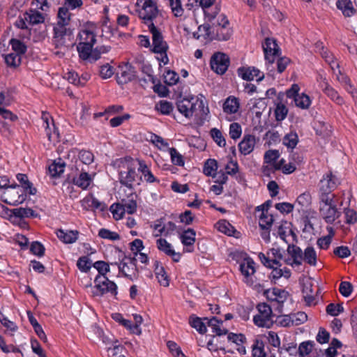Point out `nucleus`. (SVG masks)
<instances>
[{"label": "nucleus", "instance_id": "nucleus-1", "mask_svg": "<svg viewBox=\"0 0 357 357\" xmlns=\"http://www.w3.org/2000/svg\"><path fill=\"white\" fill-rule=\"evenodd\" d=\"M205 20L210 24L212 28V34L215 33L216 40H227L232 35V30L229 27V21L226 15L220 13V8L215 6L213 13H207Z\"/></svg>", "mask_w": 357, "mask_h": 357}, {"label": "nucleus", "instance_id": "nucleus-2", "mask_svg": "<svg viewBox=\"0 0 357 357\" xmlns=\"http://www.w3.org/2000/svg\"><path fill=\"white\" fill-rule=\"evenodd\" d=\"M319 212L322 218L330 224L333 223L341 215V212L336 207L333 197L326 195H319Z\"/></svg>", "mask_w": 357, "mask_h": 357}, {"label": "nucleus", "instance_id": "nucleus-3", "mask_svg": "<svg viewBox=\"0 0 357 357\" xmlns=\"http://www.w3.org/2000/svg\"><path fill=\"white\" fill-rule=\"evenodd\" d=\"M136 6L139 17L148 26L159 15L156 3L153 0H137Z\"/></svg>", "mask_w": 357, "mask_h": 357}, {"label": "nucleus", "instance_id": "nucleus-4", "mask_svg": "<svg viewBox=\"0 0 357 357\" xmlns=\"http://www.w3.org/2000/svg\"><path fill=\"white\" fill-rule=\"evenodd\" d=\"M95 286L93 291V296H102L105 294H110L116 296L117 294L116 284L109 280L105 275H97L94 280Z\"/></svg>", "mask_w": 357, "mask_h": 357}, {"label": "nucleus", "instance_id": "nucleus-5", "mask_svg": "<svg viewBox=\"0 0 357 357\" xmlns=\"http://www.w3.org/2000/svg\"><path fill=\"white\" fill-rule=\"evenodd\" d=\"M53 43L56 48L67 50L73 44V36L66 28L54 27Z\"/></svg>", "mask_w": 357, "mask_h": 357}, {"label": "nucleus", "instance_id": "nucleus-6", "mask_svg": "<svg viewBox=\"0 0 357 357\" xmlns=\"http://www.w3.org/2000/svg\"><path fill=\"white\" fill-rule=\"evenodd\" d=\"M258 313L254 316L253 321L259 327L269 328L272 324L273 312L271 306L263 303L257 305Z\"/></svg>", "mask_w": 357, "mask_h": 357}, {"label": "nucleus", "instance_id": "nucleus-7", "mask_svg": "<svg viewBox=\"0 0 357 357\" xmlns=\"http://www.w3.org/2000/svg\"><path fill=\"white\" fill-rule=\"evenodd\" d=\"M340 183L339 178L333 175L331 172L326 173L319 182V195H326L327 197H333L335 195L331 194Z\"/></svg>", "mask_w": 357, "mask_h": 357}, {"label": "nucleus", "instance_id": "nucleus-8", "mask_svg": "<svg viewBox=\"0 0 357 357\" xmlns=\"http://www.w3.org/2000/svg\"><path fill=\"white\" fill-rule=\"evenodd\" d=\"M199 102V106H204L203 101L199 100L197 97H191L190 98H183L177 102V109L178 112L190 119L193 116L196 109V105Z\"/></svg>", "mask_w": 357, "mask_h": 357}, {"label": "nucleus", "instance_id": "nucleus-9", "mask_svg": "<svg viewBox=\"0 0 357 357\" xmlns=\"http://www.w3.org/2000/svg\"><path fill=\"white\" fill-rule=\"evenodd\" d=\"M121 167L125 169H121L119 171L120 183L131 190L137 176L135 169L132 166L130 162H121Z\"/></svg>", "mask_w": 357, "mask_h": 357}, {"label": "nucleus", "instance_id": "nucleus-10", "mask_svg": "<svg viewBox=\"0 0 357 357\" xmlns=\"http://www.w3.org/2000/svg\"><path fill=\"white\" fill-rule=\"evenodd\" d=\"M149 29L152 34L153 51L155 53L163 54L166 53L168 45L163 40L161 31L154 25L153 23L149 24Z\"/></svg>", "mask_w": 357, "mask_h": 357}, {"label": "nucleus", "instance_id": "nucleus-11", "mask_svg": "<svg viewBox=\"0 0 357 357\" xmlns=\"http://www.w3.org/2000/svg\"><path fill=\"white\" fill-rule=\"evenodd\" d=\"M267 298L272 303L277 304V310L279 312L283 310V304L290 298L289 293L281 289L273 288L266 291Z\"/></svg>", "mask_w": 357, "mask_h": 357}, {"label": "nucleus", "instance_id": "nucleus-12", "mask_svg": "<svg viewBox=\"0 0 357 357\" xmlns=\"http://www.w3.org/2000/svg\"><path fill=\"white\" fill-rule=\"evenodd\" d=\"M255 262L251 258H245L240 264L239 270L243 276V282L248 285L251 286L255 282Z\"/></svg>", "mask_w": 357, "mask_h": 357}, {"label": "nucleus", "instance_id": "nucleus-13", "mask_svg": "<svg viewBox=\"0 0 357 357\" xmlns=\"http://www.w3.org/2000/svg\"><path fill=\"white\" fill-rule=\"evenodd\" d=\"M229 59L227 54L218 52L211 59V67L216 73L222 75L228 68Z\"/></svg>", "mask_w": 357, "mask_h": 357}, {"label": "nucleus", "instance_id": "nucleus-14", "mask_svg": "<svg viewBox=\"0 0 357 357\" xmlns=\"http://www.w3.org/2000/svg\"><path fill=\"white\" fill-rule=\"evenodd\" d=\"M237 73L240 77L246 81H252L257 78V81L259 82L264 77V73L253 66L241 67L238 69Z\"/></svg>", "mask_w": 357, "mask_h": 357}, {"label": "nucleus", "instance_id": "nucleus-15", "mask_svg": "<svg viewBox=\"0 0 357 357\" xmlns=\"http://www.w3.org/2000/svg\"><path fill=\"white\" fill-rule=\"evenodd\" d=\"M259 225L261 230V236L266 241H270V230L273 223V218L271 215L260 213L259 215Z\"/></svg>", "mask_w": 357, "mask_h": 357}, {"label": "nucleus", "instance_id": "nucleus-16", "mask_svg": "<svg viewBox=\"0 0 357 357\" xmlns=\"http://www.w3.org/2000/svg\"><path fill=\"white\" fill-rule=\"evenodd\" d=\"M93 45L79 43L77 49L79 57L84 61L90 63H93L99 59L98 52L92 50Z\"/></svg>", "mask_w": 357, "mask_h": 357}, {"label": "nucleus", "instance_id": "nucleus-17", "mask_svg": "<svg viewBox=\"0 0 357 357\" xmlns=\"http://www.w3.org/2000/svg\"><path fill=\"white\" fill-rule=\"evenodd\" d=\"M263 49L266 61L269 64H272L278 54V47L275 40L271 38H266L265 43L263 45Z\"/></svg>", "mask_w": 357, "mask_h": 357}, {"label": "nucleus", "instance_id": "nucleus-18", "mask_svg": "<svg viewBox=\"0 0 357 357\" xmlns=\"http://www.w3.org/2000/svg\"><path fill=\"white\" fill-rule=\"evenodd\" d=\"M135 259L128 258L121 261L119 265V271L128 278H135L137 273Z\"/></svg>", "mask_w": 357, "mask_h": 357}, {"label": "nucleus", "instance_id": "nucleus-19", "mask_svg": "<svg viewBox=\"0 0 357 357\" xmlns=\"http://www.w3.org/2000/svg\"><path fill=\"white\" fill-rule=\"evenodd\" d=\"M135 70L130 64H125L120 68V72L117 74V82L119 84H126L132 81L135 77Z\"/></svg>", "mask_w": 357, "mask_h": 357}, {"label": "nucleus", "instance_id": "nucleus-20", "mask_svg": "<svg viewBox=\"0 0 357 357\" xmlns=\"http://www.w3.org/2000/svg\"><path fill=\"white\" fill-rule=\"evenodd\" d=\"M81 205L85 210H98L103 211L106 208V205L98 200L93 195H88L81 201Z\"/></svg>", "mask_w": 357, "mask_h": 357}, {"label": "nucleus", "instance_id": "nucleus-21", "mask_svg": "<svg viewBox=\"0 0 357 357\" xmlns=\"http://www.w3.org/2000/svg\"><path fill=\"white\" fill-rule=\"evenodd\" d=\"M256 144V138L254 135H246L243 137L242 141L238 144L240 152L246 155L250 154L255 148Z\"/></svg>", "mask_w": 357, "mask_h": 357}, {"label": "nucleus", "instance_id": "nucleus-22", "mask_svg": "<svg viewBox=\"0 0 357 357\" xmlns=\"http://www.w3.org/2000/svg\"><path fill=\"white\" fill-rule=\"evenodd\" d=\"M154 273L158 282L160 285L167 287L169 284V277L165 271L164 267L158 261H155L153 264Z\"/></svg>", "mask_w": 357, "mask_h": 357}, {"label": "nucleus", "instance_id": "nucleus-23", "mask_svg": "<svg viewBox=\"0 0 357 357\" xmlns=\"http://www.w3.org/2000/svg\"><path fill=\"white\" fill-rule=\"evenodd\" d=\"M79 231L77 230L59 229L56 231L57 237L64 243H73L78 238Z\"/></svg>", "mask_w": 357, "mask_h": 357}, {"label": "nucleus", "instance_id": "nucleus-24", "mask_svg": "<svg viewBox=\"0 0 357 357\" xmlns=\"http://www.w3.org/2000/svg\"><path fill=\"white\" fill-rule=\"evenodd\" d=\"M193 36L197 39L201 37L204 38H208L210 40H216V36L213 33L212 34V28L209 23L205 20V23L202 25L199 26L198 31L193 33Z\"/></svg>", "mask_w": 357, "mask_h": 357}, {"label": "nucleus", "instance_id": "nucleus-25", "mask_svg": "<svg viewBox=\"0 0 357 357\" xmlns=\"http://www.w3.org/2000/svg\"><path fill=\"white\" fill-rule=\"evenodd\" d=\"M24 16L25 17L26 21L31 25L41 24L45 21V16L39 11L33 9H31L24 13Z\"/></svg>", "mask_w": 357, "mask_h": 357}, {"label": "nucleus", "instance_id": "nucleus-26", "mask_svg": "<svg viewBox=\"0 0 357 357\" xmlns=\"http://www.w3.org/2000/svg\"><path fill=\"white\" fill-rule=\"evenodd\" d=\"M203 320L206 321L207 326L211 327L213 332L217 335L220 336L228 333V331L226 328L221 327L223 323L222 321H219L215 317H213L210 319L204 318Z\"/></svg>", "mask_w": 357, "mask_h": 357}, {"label": "nucleus", "instance_id": "nucleus-27", "mask_svg": "<svg viewBox=\"0 0 357 357\" xmlns=\"http://www.w3.org/2000/svg\"><path fill=\"white\" fill-rule=\"evenodd\" d=\"M93 178L86 172H82L73 178V183L83 190L86 189L92 182Z\"/></svg>", "mask_w": 357, "mask_h": 357}, {"label": "nucleus", "instance_id": "nucleus-28", "mask_svg": "<svg viewBox=\"0 0 357 357\" xmlns=\"http://www.w3.org/2000/svg\"><path fill=\"white\" fill-rule=\"evenodd\" d=\"M238 99L234 96L228 97L223 104V111L227 114H234L239 109Z\"/></svg>", "mask_w": 357, "mask_h": 357}, {"label": "nucleus", "instance_id": "nucleus-29", "mask_svg": "<svg viewBox=\"0 0 357 357\" xmlns=\"http://www.w3.org/2000/svg\"><path fill=\"white\" fill-rule=\"evenodd\" d=\"M336 6L345 17H351L354 13V8L350 0H337Z\"/></svg>", "mask_w": 357, "mask_h": 357}, {"label": "nucleus", "instance_id": "nucleus-30", "mask_svg": "<svg viewBox=\"0 0 357 357\" xmlns=\"http://www.w3.org/2000/svg\"><path fill=\"white\" fill-rule=\"evenodd\" d=\"M312 287L313 285L310 282L306 283L303 286V298L307 305H311L315 303V293L314 292Z\"/></svg>", "mask_w": 357, "mask_h": 357}, {"label": "nucleus", "instance_id": "nucleus-31", "mask_svg": "<svg viewBox=\"0 0 357 357\" xmlns=\"http://www.w3.org/2000/svg\"><path fill=\"white\" fill-rule=\"evenodd\" d=\"M70 20V13L67 8H60L58 11V21L55 26L66 28Z\"/></svg>", "mask_w": 357, "mask_h": 357}, {"label": "nucleus", "instance_id": "nucleus-32", "mask_svg": "<svg viewBox=\"0 0 357 357\" xmlns=\"http://www.w3.org/2000/svg\"><path fill=\"white\" fill-rule=\"evenodd\" d=\"M189 324L201 334H204L207 331L206 323L204 322L201 318L196 317L194 314L190 317Z\"/></svg>", "mask_w": 357, "mask_h": 357}, {"label": "nucleus", "instance_id": "nucleus-33", "mask_svg": "<svg viewBox=\"0 0 357 357\" xmlns=\"http://www.w3.org/2000/svg\"><path fill=\"white\" fill-rule=\"evenodd\" d=\"M80 42L79 43L93 45L96 41V35L89 29H83L79 34Z\"/></svg>", "mask_w": 357, "mask_h": 357}, {"label": "nucleus", "instance_id": "nucleus-34", "mask_svg": "<svg viewBox=\"0 0 357 357\" xmlns=\"http://www.w3.org/2000/svg\"><path fill=\"white\" fill-rule=\"evenodd\" d=\"M324 92L334 102L338 105H342L344 102L343 99L340 96L331 88L326 82H324V85L321 86Z\"/></svg>", "mask_w": 357, "mask_h": 357}, {"label": "nucleus", "instance_id": "nucleus-35", "mask_svg": "<svg viewBox=\"0 0 357 357\" xmlns=\"http://www.w3.org/2000/svg\"><path fill=\"white\" fill-rule=\"evenodd\" d=\"M12 213L14 217L19 218H35L37 213L29 208H16L13 209Z\"/></svg>", "mask_w": 357, "mask_h": 357}, {"label": "nucleus", "instance_id": "nucleus-36", "mask_svg": "<svg viewBox=\"0 0 357 357\" xmlns=\"http://www.w3.org/2000/svg\"><path fill=\"white\" fill-rule=\"evenodd\" d=\"M4 60L8 67L15 68L22 62V56L16 53H10L4 56Z\"/></svg>", "mask_w": 357, "mask_h": 357}, {"label": "nucleus", "instance_id": "nucleus-37", "mask_svg": "<svg viewBox=\"0 0 357 357\" xmlns=\"http://www.w3.org/2000/svg\"><path fill=\"white\" fill-rule=\"evenodd\" d=\"M218 169L217 161L214 159H208L204 164V173L208 176L215 177Z\"/></svg>", "mask_w": 357, "mask_h": 357}, {"label": "nucleus", "instance_id": "nucleus-38", "mask_svg": "<svg viewBox=\"0 0 357 357\" xmlns=\"http://www.w3.org/2000/svg\"><path fill=\"white\" fill-rule=\"evenodd\" d=\"M65 163L61 160L54 161L49 166V172L51 176H59L64 172Z\"/></svg>", "mask_w": 357, "mask_h": 357}, {"label": "nucleus", "instance_id": "nucleus-39", "mask_svg": "<svg viewBox=\"0 0 357 357\" xmlns=\"http://www.w3.org/2000/svg\"><path fill=\"white\" fill-rule=\"evenodd\" d=\"M303 260L310 266L317 264V253L312 247H307L303 256Z\"/></svg>", "mask_w": 357, "mask_h": 357}, {"label": "nucleus", "instance_id": "nucleus-40", "mask_svg": "<svg viewBox=\"0 0 357 357\" xmlns=\"http://www.w3.org/2000/svg\"><path fill=\"white\" fill-rule=\"evenodd\" d=\"M121 204L123 207L125 213H127L128 214H132L136 211L137 203L136 201L134 199L132 193L131 198L128 199H123L121 200Z\"/></svg>", "mask_w": 357, "mask_h": 357}, {"label": "nucleus", "instance_id": "nucleus-41", "mask_svg": "<svg viewBox=\"0 0 357 357\" xmlns=\"http://www.w3.org/2000/svg\"><path fill=\"white\" fill-rule=\"evenodd\" d=\"M298 142V137L295 132H291L287 134L282 139L283 144L291 149L297 145Z\"/></svg>", "mask_w": 357, "mask_h": 357}, {"label": "nucleus", "instance_id": "nucleus-42", "mask_svg": "<svg viewBox=\"0 0 357 357\" xmlns=\"http://www.w3.org/2000/svg\"><path fill=\"white\" fill-rule=\"evenodd\" d=\"M217 229L222 233L232 236L235 231L234 227L227 220H222L217 223Z\"/></svg>", "mask_w": 357, "mask_h": 357}, {"label": "nucleus", "instance_id": "nucleus-43", "mask_svg": "<svg viewBox=\"0 0 357 357\" xmlns=\"http://www.w3.org/2000/svg\"><path fill=\"white\" fill-rule=\"evenodd\" d=\"M181 242L185 245H192L195 242V231L192 229L185 230L181 235Z\"/></svg>", "mask_w": 357, "mask_h": 357}, {"label": "nucleus", "instance_id": "nucleus-44", "mask_svg": "<svg viewBox=\"0 0 357 357\" xmlns=\"http://www.w3.org/2000/svg\"><path fill=\"white\" fill-rule=\"evenodd\" d=\"M294 102L297 107L303 109H307L311 105L310 97L305 93H301L299 96H295Z\"/></svg>", "mask_w": 357, "mask_h": 357}, {"label": "nucleus", "instance_id": "nucleus-45", "mask_svg": "<svg viewBox=\"0 0 357 357\" xmlns=\"http://www.w3.org/2000/svg\"><path fill=\"white\" fill-rule=\"evenodd\" d=\"M17 180L22 183L23 188L29 190L30 195H35L36 193V189L32 187L31 183L29 182L28 177L26 174H18L17 175Z\"/></svg>", "mask_w": 357, "mask_h": 357}, {"label": "nucleus", "instance_id": "nucleus-46", "mask_svg": "<svg viewBox=\"0 0 357 357\" xmlns=\"http://www.w3.org/2000/svg\"><path fill=\"white\" fill-rule=\"evenodd\" d=\"M0 322L6 328L7 332L10 335H13V333L18 328L17 325L6 317L1 312H0Z\"/></svg>", "mask_w": 357, "mask_h": 357}, {"label": "nucleus", "instance_id": "nucleus-47", "mask_svg": "<svg viewBox=\"0 0 357 357\" xmlns=\"http://www.w3.org/2000/svg\"><path fill=\"white\" fill-rule=\"evenodd\" d=\"M158 248L168 255H176V252L172 248V245L165 239L160 238L157 240Z\"/></svg>", "mask_w": 357, "mask_h": 357}, {"label": "nucleus", "instance_id": "nucleus-48", "mask_svg": "<svg viewBox=\"0 0 357 357\" xmlns=\"http://www.w3.org/2000/svg\"><path fill=\"white\" fill-rule=\"evenodd\" d=\"M13 53L22 56L26 51V46L20 40L13 38L10 40Z\"/></svg>", "mask_w": 357, "mask_h": 357}, {"label": "nucleus", "instance_id": "nucleus-49", "mask_svg": "<svg viewBox=\"0 0 357 357\" xmlns=\"http://www.w3.org/2000/svg\"><path fill=\"white\" fill-rule=\"evenodd\" d=\"M259 258L261 263L268 268H273V265L280 266V262L276 259H271L270 255L267 256L262 252L259 253Z\"/></svg>", "mask_w": 357, "mask_h": 357}, {"label": "nucleus", "instance_id": "nucleus-50", "mask_svg": "<svg viewBox=\"0 0 357 357\" xmlns=\"http://www.w3.org/2000/svg\"><path fill=\"white\" fill-rule=\"evenodd\" d=\"M155 109L162 114H169L173 110V105L167 100H161L155 105Z\"/></svg>", "mask_w": 357, "mask_h": 357}, {"label": "nucleus", "instance_id": "nucleus-51", "mask_svg": "<svg viewBox=\"0 0 357 357\" xmlns=\"http://www.w3.org/2000/svg\"><path fill=\"white\" fill-rule=\"evenodd\" d=\"M169 153L170 154L171 160L173 164L178 166L184 165L183 156L177 151L175 148H169Z\"/></svg>", "mask_w": 357, "mask_h": 357}, {"label": "nucleus", "instance_id": "nucleus-52", "mask_svg": "<svg viewBox=\"0 0 357 357\" xmlns=\"http://www.w3.org/2000/svg\"><path fill=\"white\" fill-rule=\"evenodd\" d=\"M279 157L280 153L278 150H268L265 153L264 160L266 163L273 165Z\"/></svg>", "mask_w": 357, "mask_h": 357}, {"label": "nucleus", "instance_id": "nucleus-53", "mask_svg": "<svg viewBox=\"0 0 357 357\" xmlns=\"http://www.w3.org/2000/svg\"><path fill=\"white\" fill-rule=\"evenodd\" d=\"M169 5L174 16L181 17L183 15L184 10L181 0H169Z\"/></svg>", "mask_w": 357, "mask_h": 357}, {"label": "nucleus", "instance_id": "nucleus-54", "mask_svg": "<svg viewBox=\"0 0 357 357\" xmlns=\"http://www.w3.org/2000/svg\"><path fill=\"white\" fill-rule=\"evenodd\" d=\"M253 357H265L266 354L264 350V343L262 341L256 340L252 346Z\"/></svg>", "mask_w": 357, "mask_h": 357}, {"label": "nucleus", "instance_id": "nucleus-55", "mask_svg": "<svg viewBox=\"0 0 357 357\" xmlns=\"http://www.w3.org/2000/svg\"><path fill=\"white\" fill-rule=\"evenodd\" d=\"M178 79L179 76L178 74L172 70H167L164 75L165 82L169 86L176 84Z\"/></svg>", "mask_w": 357, "mask_h": 357}, {"label": "nucleus", "instance_id": "nucleus-56", "mask_svg": "<svg viewBox=\"0 0 357 357\" xmlns=\"http://www.w3.org/2000/svg\"><path fill=\"white\" fill-rule=\"evenodd\" d=\"M114 68L109 63H105L100 67L99 74L102 79H108L114 75Z\"/></svg>", "mask_w": 357, "mask_h": 357}, {"label": "nucleus", "instance_id": "nucleus-57", "mask_svg": "<svg viewBox=\"0 0 357 357\" xmlns=\"http://www.w3.org/2000/svg\"><path fill=\"white\" fill-rule=\"evenodd\" d=\"M291 323L294 326H298L303 324L307 319V314L303 312H298L295 314H291Z\"/></svg>", "mask_w": 357, "mask_h": 357}, {"label": "nucleus", "instance_id": "nucleus-58", "mask_svg": "<svg viewBox=\"0 0 357 357\" xmlns=\"http://www.w3.org/2000/svg\"><path fill=\"white\" fill-rule=\"evenodd\" d=\"M66 79L70 83L79 86L83 85L84 83L82 82L80 78H79L78 74L75 71H69L64 75L63 77Z\"/></svg>", "mask_w": 357, "mask_h": 357}, {"label": "nucleus", "instance_id": "nucleus-59", "mask_svg": "<svg viewBox=\"0 0 357 357\" xmlns=\"http://www.w3.org/2000/svg\"><path fill=\"white\" fill-rule=\"evenodd\" d=\"M77 267L82 272H87L91 266V261L87 257H80L77 263Z\"/></svg>", "mask_w": 357, "mask_h": 357}, {"label": "nucleus", "instance_id": "nucleus-60", "mask_svg": "<svg viewBox=\"0 0 357 357\" xmlns=\"http://www.w3.org/2000/svg\"><path fill=\"white\" fill-rule=\"evenodd\" d=\"M344 311V307L342 304L331 303L326 307V312L333 317L337 316L340 313Z\"/></svg>", "mask_w": 357, "mask_h": 357}, {"label": "nucleus", "instance_id": "nucleus-61", "mask_svg": "<svg viewBox=\"0 0 357 357\" xmlns=\"http://www.w3.org/2000/svg\"><path fill=\"white\" fill-rule=\"evenodd\" d=\"M110 211L113 214V217L116 220H119L122 218L123 214L125 213L123 207L122 206L121 203L112 204L110 207Z\"/></svg>", "mask_w": 357, "mask_h": 357}, {"label": "nucleus", "instance_id": "nucleus-62", "mask_svg": "<svg viewBox=\"0 0 357 357\" xmlns=\"http://www.w3.org/2000/svg\"><path fill=\"white\" fill-rule=\"evenodd\" d=\"M99 236L102 238L115 241L119 239V235L107 229H101L98 233Z\"/></svg>", "mask_w": 357, "mask_h": 357}, {"label": "nucleus", "instance_id": "nucleus-63", "mask_svg": "<svg viewBox=\"0 0 357 357\" xmlns=\"http://www.w3.org/2000/svg\"><path fill=\"white\" fill-rule=\"evenodd\" d=\"M79 158L82 163L89 165L93 162L94 156L93 153L89 151H81L79 153Z\"/></svg>", "mask_w": 357, "mask_h": 357}, {"label": "nucleus", "instance_id": "nucleus-64", "mask_svg": "<svg viewBox=\"0 0 357 357\" xmlns=\"http://www.w3.org/2000/svg\"><path fill=\"white\" fill-rule=\"evenodd\" d=\"M211 134L214 139V141L218 144L220 146H224L226 144L225 139L222 135L221 132L217 128H213L211 130Z\"/></svg>", "mask_w": 357, "mask_h": 357}]
</instances>
